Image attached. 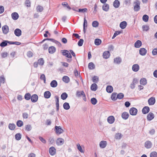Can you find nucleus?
Instances as JSON below:
<instances>
[{"label": "nucleus", "mask_w": 157, "mask_h": 157, "mask_svg": "<svg viewBox=\"0 0 157 157\" xmlns=\"http://www.w3.org/2000/svg\"><path fill=\"white\" fill-rule=\"evenodd\" d=\"M139 66L137 64L133 65L132 67V70L135 72H137L139 70Z\"/></svg>", "instance_id": "obj_19"}, {"label": "nucleus", "mask_w": 157, "mask_h": 157, "mask_svg": "<svg viewBox=\"0 0 157 157\" xmlns=\"http://www.w3.org/2000/svg\"><path fill=\"white\" fill-rule=\"evenodd\" d=\"M31 100L33 102H36L38 99V96L36 94H33L31 97Z\"/></svg>", "instance_id": "obj_7"}, {"label": "nucleus", "mask_w": 157, "mask_h": 157, "mask_svg": "<svg viewBox=\"0 0 157 157\" xmlns=\"http://www.w3.org/2000/svg\"><path fill=\"white\" fill-rule=\"evenodd\" d=\"M40 140L43 143L45 144L46 143V141L45 139L43 137L41 136H39V137Z\"/></svg>", "instance_id": "obj_63"}, {"label": "nucleus", "mask_w": 157, "mask_h": 157, "mask_svg": "<svg viewBox=\"0 0 157 157\" xmlns=\"http://www.w3.org/2000/svg\"><path fill=\"white\" fill-rule=\"evenodd\" d=\"M88 67L90 69H93L95 67L94 64L93 63H90L88 64Z\"/></svg>", "instance_id": "obj_48"}, {"label": "nucleus", "mask_w": 157, "mask_h": 157, "mask_svg": "<svg viewBox=\"0 0 157 157\" xmlns=\"http://www.w3.org/2000/svg\"><path fill=\"white\" fill-rule=\"evenodd\" d=\"M142 45V42L140 40H138L135 43V47L136 48H140Z\"/></svg>", "instance_id": "obj_26"}, {"label": "nucleus", "mask_w": 157, "mask_h": 157, "mask_svg": "<svg viewBox=\"0 0 157 157\" xmlns=\"http://www.w3.org/2000/svg\"><path fill=\"white\" fill-rule=\"evenodd\" d=\"M145 146L147 148H150L152 146V144L151 141H147L145 142Z\"/></svg>", "instance_id": "obj_24"}, {"label": "nucleus", "mask_w": 157, "mask_h": 157, "mask_svg": "<svg viewBox=\"0 0 157 157\" xmlns=\"http://www.w3.org/2000/svg\"><path fill=\"white\" fill-rule=\"evenodd\" d=\"M150 110L148 106H145L143 109L142 112L143 113L146 114L149 112Z\"/></svg>", "instance_id": "obj_22"}, {"label": "nucleus", "mask_w": 157, "mask_h": 157, "mask_svg": "<svg viewBox=\"0 0 157 157\" xmlns=\"http://www.w3.org/2000/svg\"><path fill=\"white\" fill-rule=\"evenodd\" d=\"M11 17L13 20H16L18 19L19 16L17 13L13 12L12 13Z\"/></svg>", "instance_id": "obj_13"}, {"label": "nucleus", "mask_w": 157, "mask_h": 157, "mask_svg": "<svg viewBox=\"0 0 157 157\" xmlns=\"http://www.w3.org/2000/svg\"><path fill=\"white\" fill-rule=\"evenodd\" d=\"M49 152L52 155H53L56 154V149L53 147H50L49 149Z\"/></svg>", "instance_id": "obj_6"}, {"label": "nucleus", "mask_w": 157, "mask_h": 157, "mask_svg": "<svg viewBox=\"0 0 157 157\" xmlns=\"http://www.w3.org/2000/svg\"><path fill=\"white\" fill-rule=\"evenodd\" d=\"M117 93H113L111 95V98L113 101H115L117 99Z\"/></svg>", "instance_id": "obj_23"}, {"label": "nucleus", "mask_w": 157, "mask_h": 157, "mask_svg": "<svg viewBox=\"0 0 157 157\" xmlns=\"http://www.w3.org/2000/svg\"><path fill=\"white\" fill-rule=\"evenodd\" d=\"M107 142L105 141H102L100 143L99 146L101 148H104L107 145Z\"/></svg>", "instance_id": "obj_17"}, {"label": "nucleus", "mask_w": 157, "mask_h": 157, "mask_svg": "<svg viewBox=\"0 0 157 157\" xmlns=\"http://www.w3.org/2000/svg\"><path fill=\"white\" fill-rule=\"evenodd\" d=\"M32 128L31 125H27L25 126V129L27 131H30L31 129Z\"/></svg>", "instance_id": "obj_58"}, {"label": "nucleus", "mask_w": 157, "mask_h": 157, "mask_svg": "<svg viewBox=\"0 0 157 157\" xmlns=\"http://www.w3.org/2000/svg\"><path fill=\"white\" fill-rule=\"evenodd\" d=\"M99 23L97 21H94L92 23V25L94 27H97L98 26Z\"/></svg>", "instance_id": "obj_45"}, {"label": "nucleus", "mask_w": 157, "mask_h": 157, "mask_svg": "<svg viewBox=\"0 0 157 157\" xmlns=\"http://www.w3.org/2000/svg\"><path fill=\"white\" fill-rule=\"evenodd\" d=\"M76 95L78 97H80L81 96H82L83 100L85 101H86V98L85 95V94L84 92L83 91H77Z\"/></svg>", "instance_id": "obj_1"}, {"label": "nucleus", "mask_w": 157, "mask_h": 157, "mask_svg": "<svg viewBox=\"0 0 157 157\" xmlns=\"http://www.w3.org/2000/svg\"><path fill=\"white\" fill-rule=\"evenodd\" d=\"M139 53L142 56H144L147 53V50L145 48H141L139 50Z\"/></svg>", "instance_id": "obj_15"}, {"label": "nucleus", "mask_w": 157, "mask_h": 157, "mask_svg": "<svg viewBox=\"0 0 157 157\" xmlns=\"http://www.w3.org/2000/svg\"><path fill=\"white\" fill-rule=\"evenodd\" d=\"M152 53L154 56L157 55V48L154 49L152 51Z\"/></svg>", "instance_id": "obj_64"}, {"label": "nucleus", "mask_w": 157, "mask_h": 157, "mask_svg": "<svg viewBox=\"0 0 157 157\" xmlns=\"http://www.w3.org/2000/svg\"><path fill=\"white\" fill-rule=\"evenodd\" d=\"M55 129L56 132L57 134H60L63 132V130L60 126H56Z\"/></svg>", "instance_id": "obj_3"}, {"label": "nucleus", "mask_w": 157, "mask_h": 157, "mask_svg": "<svg viewBox=\"0 0 157 157\" xmlns=\"http://www.w3.org/2000/svg\"><path fill=\"white\" fill-rule=\"evenodd\" d=\"M110 56V54L109 52L108 51H105L103 53V57L105 59L108 58Z\"/></svg>", "instance_id": "obj_14"}, {"label": "nucleus", "mask_w": 157, "mask_h": 157, "mask_svg": "<svg viewBox=\"0 0 157 157\" xmlns=\"http://www.w3.org/2000/svg\"><path fill=\"white\" fill-rule=\"evenodd\" d=\"M64 140L63 139L59 138L57 139L56 144L58 145H62L64 143Z\"/></svg>", "instance_id": "obj_11"}, {"label": "nucleus", "mask_w": 157, "mask_h": 157, "mask_svg": "<svg viewBox=\"0 0 157 157\" xmlns=\"http://www.w3.org/2000/svg\"><path fill=\"white\" fill-rule=\"evenodd\" d=\"M83 29H84V31L85 32V27H86L87 25V22L86 20V19L85 18H84V22L83 23Z\"/></svg>", "instance_id": "obj_54"}, {"label": "nucleus", "mask_w": 157, "mask_h": 157, "mask_svg": "<svg viewBox=\"0 0 157 157\" xmlns=\"http://www.w3.org/2000/svg\"><path fill=\"white\" fill-rule=\"evenodd\" d=\"M138 82V80L136 78H134L133 79L132 83L131 84V87L132 88H133L134 87V85L135 84H136Z\"/></svg>", "instance_id": "obj_37"}, {"label": "nucleus", "mask_w": 157, "mask_h": 157, "mask_svg": "<svg viewBox=\"0 0 157 157\" xmlns=\"http://www.w3.org/2000/svg\"><path fill=\"white\" fill-rule=\"evenodd\" d=\"M37 62L39 65L42 66L44 63V61L43 58H40L38 60Z\"/></svg>", "instance_id": "obj_40"}, {"label": "nucleus", "mask_w": 157, "mask_h": 157, "mask_svg": "<svg viewBox=\"0 0 157 157\" xmlns=\"http://www.w3.org/2000/svg\"><path fill=\"white\" fill-rule=\"evenodd\" d=\"M140 82L141 84L144 85L147 83L146 79L145 78H142L140 79Z\"/></svg>", "instance_id": "obj_36"}, {"label": "nucleus", "mask_w": 157, "mask_h": 157, "mask_svg": "<svg viewBox=\"0 0 157 157\" xmlns=\"http://www.w3.org/2000/svg\"><path fill=\"white\" fill-rule=\"evenodd\" d=\"M90 101L91 103L94 105H95L97 102L96 99L94 98H92Z\"/></svg>", "instance_id": "obj_50"}, {"label": "nucleus", "mask_w": 157, "mask_h": 157, "mask_svg": "<svg viewBox=\"0 0 157 157\" xmlns=\"http://www.w3.org/2000/svg\"><path fill=\"white\" fill-rule=\"evenodd\" d=\"M58 85L57 81L55 80H52L50 83V85L52 87H56Z\"/></svg>", "instance_id": "obj_28"}, {"label": "nucleus", "mask_w": 157, "mask_h": 157, "mask_svg": "<svg viewBox=\"0 0 157 157\" xmlns=\"http://www.w3.org/2000/svg\"><path fill=\"white\" fill-rule=\"evenodd\" d=\"M155 100L154 97L150 98L148 100V102L149 105H153L155 103Z\"/></svg>", "instance_id": "obj_8"}, {"label": "nucleus", "mask_w": 157, "mask_h": 157, "mask_svg": "<svg viewBox=\"0 0 157 157\" xmlns=\"http://www.w3.org/2000/svg\"><path fill=\"white\" fill-rule=\"evenodd\" d=\"M103 5L102 8L103 10L105 11H108L109 9V6L108 4L106 3H104Z\"/></svg>", "instance_id": "obj_25"}, {"label": "nucleus", "mask_w": 157, "mask_h": 157, "mask_svg": "<svg viewBox=\"0 0 157 157\" xmlns=\"http://www.w3.org/2000/svg\"><path fill=\"white\" fill-rule=\"evenodd\" d=\"M154 117V115L153 113L150 112L147 115V119L148 121L152 120Z\"/></svg>", "instance_id": "obj_12"}, {"label": "nucleus", "mask_w": 157, "mask_h": 157, "mask_svg": "<svg viewBox=\"0 0 157 157\" xmlns=\"http://www.w3.org/2000/svg\"><path fill=\"white\" fill-rule=\"evenodd\" d=\"M97 85L95 83H93L91 86V89L93 91H95L97 89Z\"/></svg>", "instance_id": "obj_33"}, {"label": "nucleus", "mask_w": 157, "mask_h": 157, "mask_svg": "<svg viewBox=\"0 0 157 157\" xmlns=\"http://www.w3.org/2000/svg\"><path fill=\"white\" fill-rule=\"evenodd\" d=\"M25 4L27 7H30L31 6V2L29 0H26L25 2Z\"/></svg>", "instance_id": "obj_52"}, {"label": "nucleus", "mask_w": 157, "mask_h": 157, "mask_svg": "<svg viewBox=\"0 0 157 157\" xmlns=\"http://www.w3.org/2000/svg\"><path fill=\"white\" fill-rule=\"evenodd\" d=\"M8 127L10 129L13 130L15 128L16 125L14 124L10 123L9 124Z\"/></svg>", "instance_id": "obj_32"}, {"label": "nucleus", "mask_w": 157, "mask_h": 157, "mask_svg": "<svg viewBox=\"0 0 157 157\" xmlns=\"http://www.w3.org/2000/svg\"><path fill=\"white\" fill-rule=\"evenodd\" d=\"M43 10V7L40 6H38L36 8V10L37 12H41Z\"/></svg>", "instance_id": "obj_59"}, {"label": "nucleus", "mask_w": 157, "mask_h": 157, "mask_svg": "<svg viewBox=\"0 0 157 157\" xmlns=\"http://www.w3.org/2000/svg\"><path fill=\"white\" fill-rule=\"evenodd\" d=\"M121 61V59L120 57H117L114 59V62L117 64L120 63Z\"/></svg>", "instance_id": "obj_39"}, {"label": "nucleus", "mask_w": 157, "mask_h": 157, "mask_svg": "<svg viewBox=\"0 0 157 157\" xmlns=\"http://www.w3.org/2000/svg\"><path fill=\"white\" fill-rule=\"evenodd\" d=\"M23 124V122L21 120H18L17 121V125L18 127H21Z\"/></svg>", "instance_id": "obj_43"}, {"label": "nucleus", "mask_w": 157, "mask_h": 157, "mask_svg": "<svg viewBox=\"0 0 157 157\" xmlns=\"http://www.w3.org/2000/svg\"><path fill=\"white\" fill-rule=\"evenodd\" d=\"M67 94L65 92L63 93L61 95V98L63 100L66 99L67 97Z\"/></svg>", "instance_id": "obj_35"}, {"label": "nucleus", "mask_w": 157, "mask_h": 157, "mask_svg": "<svg viewBox=\"0 0 157 157\" xmlns=\"http://www.w3.org/2000/svg\"><path fill=\"white\" fill-rule=\"evenodd\" d=\"M137 113V109L134 108L132 107L129 110L130 114L133 116L136 115Z\"/></svg>", "instance_id": "obj_2"}, {"label": "nucleus", "mask_w": 157, "mask_h": 157, "mask_svg": "<svg viewBox=\"0 0 157 157\" xmlns=\"http://www.w3.org/2000/svg\"><path fill=\"white\" fill-rule=\"evenodd\" d=\"M124 97V94L122 93H120L117 95V98L119 99H121L123 98Z\"/></svg>", "instance_id": "obj_51"}, {"label": "nucleus", "mask_w": 157, "mask_h": 157, "mask_svg": "<svg viewBox=\"0 0 157 157\" xmlns=\"http://www.w3.org/2000/svg\"><path fill=\"white\" fill-rule=\"evenodd\" d=\"M63 107L64 109L68 110L70 108V106L68 103L65 102L63 104Z\"/></svg>", "instance_id": "obj_34"}, {"label": "nucleus", "mask_w": 157, "mask_h": 157, "mask_svg": "<svg viewBox=\"0 0 157 157\" xmlns=\"http://www.w3.org/2000/svg\"><path fill=\"white\" fill-rule=\"evenodd\" d=\"M56 48L53 46L50 47L48 48V52L50 54H53L56 52Z\"/></svg>", "instance_id": "obj_16"}, {"label": "nucleus", "mask_w": 157, "mask_h": 157, "mask_svg": "<svg viewBox=\"0 0 157 157\" xmlns=\"http://www.w3.org/2000/svg\"><path fill=\"white\" fill-rule=\"evenodd\" d=\"M148 16L147 15H144L143 17V20L145 22L148 21Z\"/></svg>", "instance_id": "obj_47"}, {"label": "nucleus", "mask_w": 157, "mask_h": 157, "mask_svg": "<svg viewBox=\"0 0 157 157\" xmlns=\"http://www.w3.org/2000/svg\"><path fill=\"white\" fill-rule=\"evenodd\" d=\"M129 116V114L128 113L124 112L122 113L121 117L124 119L126 120L128 118Z\"/></svg>", "instance_id": "obj_18"}, {"label": "nucleus", "mask_w": 157, "mask_h": 157, "mask_svg": "<svg viewBox=\"0 0 157 157\" xmlns=\"http://www.w3.org/2000/svg\"><path fill=\"white\" fill-rule=\"evenodd\" d=\"M31 97L30 94L29 93H27L25 95V98L26 100H28L31 98Z\"/></svg>", "instance_id": "obj_41"}, {"label": "nucleus", "mask_w": 157, "mask_h": 157, "mask_svg": "<svg viewBox=\"0 0 157 157\" xmlns=\"http://www.w3.org/2000/svg\"><path fill=\"white\" fill-rule=\"evenodd\" d=\"M8 55V54L6 52H4L1 54V56L3 58L6 57Z\"/></svg>", "instance_id": "obj_62"}, {"label": "nucleus", "mask_w": 157, "mask_h": 157, "mask_svg": "<svg viewBox=\"0 0 157 157\" xmlns=\"http://www.w3.org/2000/svg\"><path fill=\"white\" fill-rule=\"evenodd\" d=\"M93 81L94 82L97 83L98 81V78L97 76H94L92 79Z\"/></svg>", "instance_id": "obj_56"}, {"label": "nucleus", "mask_w": 157, "mask_h": 157, "mask_svg": "<svg viewBox=\"0 0 157 157\" xmlns=\"http://www.w3.org/2000/svg\"><path fill=\"white\" fill-rule=\"evenodd\" d=\"M122 135L119 133H116L115 136V138L116 139H120L122 136Z\"/></svg>", "instance_id": "obj_44"}, {"label": "nucleus", "mask_w": 157, "mask_h": 157, "mask_svg": "<svg viewBox=\"0 0 157 157\" xmlns=\"http://www.w3.org/2000/svg\"><path fill=\"white\" fill-rule=\"evenodd\" d=\"M140 3L138 1H137L135 3V5L134 6V9L135 11H137L140 9Z\"/></svg>", "instance_id": "obj_5"}, {"label": "nucleus", "mask_w": 157, "mask_h": 157, "mask_svg": "<svg viewBox=\"0 0 157 157\" xmlns=\"http://www.w3.org/2000/svg\"><path fill=\"white\" fill-rule=\"evenodd\" d=\"M63 81L65 83H67L69 82V78L67 76H63L62 78Z\"/></svg>", "instance_id": "obj_31"}, {"label": "nucleus", "mask_w": 157, "mask_h": 157, "mask_svg": "<svg viewBox=\"0 0 157 157\" xmlns=\"http://www.w3.org/2000/svg\"><path fill=\"white\" fill-rule=\"evenodd\" d=\"M120 5V2L118 0H115L113 3V6L116 8H118Z\"/></svg>", "instance_id": "obj_30"}, {"label": "nucleus", "mask_w": 157, "mask_h": 157, "mask_svg": "<svg viewBox=\"0 0 157 157\" xmlns=\"http://www.w3.org/2000/svg\"><path fill=\"white\" fill-rule=\"evenodd\" d=\"M142 28L144 31H147L149 29V26L147 25H144L142 26Z\"/></svg>", "instance_id": "obj_55"}, {"label": "nucleus", "mask_w": 157, "mask_h": 157, "mask_svg": "<svg viewBox=\"0 0 157 157\" xmlns=\"http://www.w3.org/2000/svg\"><path fill=\"white\" fill-rule=\"evenodd\" d=\"M2 30L4 34H7L9 32L8 27L7 26H4L2 27Z\"/></svg>", "instance_id": "obj_29"}, {"label": "nucleus", "mask_w": 157, "mask_h": 157, "mask_svg": "<svg viewBox=\"0 0 157 157\" xmlns=\"http://www.w3.org/2000/svg\"><path fill=\"white\" fill-rule=\"evenodd\" d=\"M106 90L108 93H111L113 91V87L111 86H108L106 88Z\"/></svg>", "instance_id": "obj_27"}, {"label": "nucleus", "mask_w": 157, "mask_h": 157, "mask_svg": "<svg viewBox=\"0 0 157 157\" xmlns=\"http://www.w3.org/2000/svg\"><path fill=\"white\" fill-rule=\"evenodd\" d=\"M62 53L63 55L69 58H72L71 54L68 51L65 50H63V51Z\"/></svg>", "instance_id": "obj_4"}, {"label": "nucleus", "mask_w": 157, "mask_h": 157, "mask_svg": "<svg viewBox=\"0 0 157 157\" xmlns=\"http://www.w3.org/2000/svg\"><path fill=\"white\" fill-rule=\"evenodd\" d=\"M77 146L78 150L81 153H84V151L82 150L81 147L79 144H77Z\"/></svg>", "instance_id": "obj_49"}, {"label": "nucleus", "mask_w": 157, "mask_h": 157, "mask_svg": "<svg viewBox=\"0 0 157 157\" xmlns=\"http://www.w3.org/2000/svg\"><path fill=\"white\" fill-rule=\"evenodd\" d=\"M127 25V23L126 21H123L121 22L120 24V27L122 29H125Z\"/></svg>", "instance_id": "obj_21"}, {"label": "nucleus", "mask_w": 157, "mask_h": 157, "mask_svg": "<svg viewBox=\"0 0 157 157\" xmlns=\"http://www.w3.org/2000/svg\"><path fill=\"white\" fill-rule=\"evenodd\" d=\"M15 35L17 36H19L21 35V31L19 29H16L14 31Z\"/></svg>", "instance_id": "obj_9"}, {"label": "nucleus", "mask_w": 157, "mask_h": 157, "mask_svg": "<svg viewBox=\"0 0 157 157\" xmlns=\"http://www.w3.org/2000/svg\"><path fill=\"white\" fill-rule=\"evenodd\" d=\"M0 82L3 83L5 82V78L3 76H2L0 77Z\"/></svg>", "instance_id": "obj_61"}, {"label": "nucleus", "mask_w": 157, "mask_h": 157, "mask_svg": "<svg viewBox=\"0 0 157 157\" xmlns=\"http://www.w3.org/2000/svg\"><path fill=\"white\" fill-rule=\"evenodd\" d=\"M115 118L113 116H110L107 118V121L110 124H113Z\"/></svg>", "instance_id": "obj_10"}, {"label": "nucleus", "mask_w": 157, "mask_h": 157, "mask_svg": "<svg viewBox=\"0 0 157 157\" xmlns=\"http://www.w3.org/2000/svg\"><path fill=\"white\" fill-rule=\"evenodd\" d=\"M7 43H9V42H8L6 40H5L2 42L0 44V46L2 47H4L7 46Z\"/></svg>", "instance_id": "obj_46"}, {"label": "nucleus", "mask_w": 157, "mask_h": 157, "mask_svg": "<svg viewBox=\"0 0 157 157\" xmlns=\"http://www.w3.org/2000/svg\"><path fill=\"white\" fill-rule=\"evenodd\" d=\"M15 136L16 140H19L21 138V134L18 133L15 135Z\"/></svg>", "instance_id": "obj_42"}, {"label": "nucleus", "mask_w": 157, "mask_h": 157, "mask_svg": "<svg viewBox=\"0 0 157 157\" xmlns=\"http://www.w3.org/2000/svg\"><path fill=\"white\" fill-rule=\"evenodd\" d=\"M150 157H157V153L155 151L151 152L150 155Z\"/></svg>", "instance_id": "obj_53"}, {"label": "nucleus", "mask_w": 157, "mask_h": 157, "mask_svg": "<svg viewBox=\"0 0 157 157\" xmlns=\"http://www.w3.org/2000/svg\"><path fill=\"white\" fill-rule=\"evenodd\" d=\"M83 40L82 39H80L78 42V45L79 46H81L82 45L83 43Z\"/></svg>", "instance_id": "obj_60"}, {"label": "nucleus", "mask_w": 157, "mask_h": 157, "mask_svg": "<svg viewBox=\"0 0 157 157\" xmlns=\"http://www.w3.org/2000/svg\"><path fill=\"white\" fill-rule=\"evenodd\" d=\"M51 96V93L48 91H46L44 93V97L46 98H49Z\"/></svg>", "instance_id": "obj_20"}, {"label": "nucleus", "mask_w": 157, "mask_h": 157, "mask_svg": "<svg viewBox=\"0 0 157 157\" xmlns=\"http://www.w3.org/2000/svg\"><path fill=\"white\" fill-rule=\"evenodd\" d=\"M29 116V114L26 113H24L22 114V116L24 119H26L28 118Z\"/></svg>", "instance_id": "obj_57"}, {"label": "nucleus", "mask_w": 157, "mask_h": 157, "mask_svg": "<svg viewBox=\"0 0 157 157\" xmlns=\"http://www.w3.org/2000/svg\"><path fill=\"white\" fill-rule=\"evenodd\" d=\"M101 40L99 39H96L94 40L95 44L96 45H99L101 43Z\"/></svg>", "instance_id": "obj_38"}]
</instances>
